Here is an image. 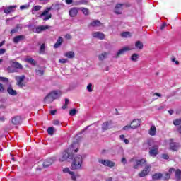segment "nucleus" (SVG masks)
Masks as SVG:
<instances>
[{
	"mask_svg": "<svg viewBox=\"0 0 181 181\" xmlns=\"http://www.w3.org/2000/svg\"><path fill=\"white\" fill-rule=\"evenodd\" d=\"M162 158L163 159L168 160V159H169V156L168 154H163Z\"/></svg>",
	"mask_w": 181,
	"mask_h": 181,
	"instance_id": "nucleus-55",
	"label": "nucleus"
},
{
	"mask_svg": "<svg viewBox=\"0 0 181 181\" xmlns=\"http://www.w3.org/2000/svg\"><path fill=\"white\" fill-rule=\"evenodd\" d=\"M119 138H120V139H121L122 141H124V139H125V135L122 134V135L119 136Z\"/></svg>",
	"mask_w": 181,
	"mask_h": 181,
	"instance_id": "nucleus-61",
	"label": "nucleus"
},
{
	"mask_svg": "<svg viewBox=\"0 0 181 181\" xmlns=\"http://www.w3.org/2000/svg\"><path fill=\"white\" fill-rule=\"evenodd\" d=\"M42 9V6H35L32 8V12H37V11H40Z\"/></svg>",
	"mask_w": 181,
	"mask_h": 181,
	"instance_id": "nucleus-37",
	"label": "nucleus"
},
{
	"mask_svg": "<svg viewBox=\"0 0 181 181\" xmlns=\"http://www.w3.org/2000/svg\"><path fill=\"white\" fill-rule=\"evenodd\" d=\"M163 180H168V179H170V173H166L163 177Z\"/></svg>",
	"mask_w": 181,
	"mask_h": 181,
	"instance_id": "nucleus-46",
	"label": "nucleus"
},
{
	"mask_svg": "<svg viewBox=\"0 0 181 181\" xmlns=\"http://www.w3.org/2000/svg\"><path fill=\"white\" fill-rule=\"evenodd\" d=\"M15 80L17 81V86H18V87H23V80H25V76H16L15 77Z\"/></svg>",
	"mask_w": 181,
	"mask_h": 181,
	"instance_id": "nucleus-17",
	"label": "nucleus"
},
{
	"mask_svg": "<svg viewBox=\"0 0 181 181\" xmlns=\"http://www.w3.org/2000/svg\"><path fill=\"white\" fill-rule=\"evenodd\" d=\"M50 27L49 25H39L33 29V32H35V33H42V32L47 30Z\"/></svg>",
	"mask_w": 181,
	"mask_h": 181,
	"instance_id": "nucleus-11",
	"label": "nucleus"
},
{
	"mask_svg": "<svg viewBox=\"0 0 181 181\" xmlns=\"http://www.w3.org/2000/svg\"><path fill=\"white\" fill-rule=\"evenodd\" d=\"M20 9H21V11H23V9H28V6H26V5L21 6H20Z\"/></svg>",
	"mask_w": 181,
	"mask_h": 181,
	"instance_id": "nucleus-56",
	"label": "nucleus"
},
{
	"mask_svg": "<svg viewBox=\"0 0 181 181\" xmlns=\"http://www.w3.org/2000/svg\"><path fill=\"white\" fill-rule=\"evenodd\" d=\"M11 62L12 63V66L16 69H23L22 64L19 62H13V60H11Z\"/></svg>",
	"mask_w": 181,
	"mask_h": 181,
	"instance_id": "nucleus-31",
	"label": "nucleus"
},
{
	"mask_svg": "<svg viewBox=\"0 0 181 181\" xmlns=\"http://www.w3.org/2000/svg\"><path fill=\"white\" fill-rule=\"evenodd\" d=\"M59 63H62V64H64V63H67V62H69V60H67V59H60L59 60Z\"/></svg>",
	"mask_w": 181,
	"mask_h": 181,
	"instance_id": "nucleus-50",
	"label": "nucleus"
},
{
	"mask_svg": "<svg viewBox=\"0 0 181 181\" xmlns=\"http://www.w3.org/2000/svg\"><path fill=\"white\" fill-rule=\"evenodd\" d=\"M5 90V88L4 87V85L2 83H0V93H4Z\"/></svg>",
	"mask_w": 181,
	"mask_h": 181,
	"instance_id": "nucleus-53",
	"label": "nucleus"
},
{
	"mask_svg": "<svg viewBox=\"0 0 181 181\" xmlns=\"http://www.w3.org/2000/svg\"><path fill=\"white\" fill-rule=\"evenodd\" d=\"M16 8H18V6L16 5L9 6L4 8V12L6 15H8V13H12V12H15V11H16Z\"/></svg>",
	"mask_w": 181,
	"mask_h": 181,
	"instance_id": "nucleus-16",
	"label": "nucleus"
},
{
	"mask_svg": "<svg viewBox=\"0 0 181 181\" xmlns=\"http://www.w3.org/2000/svg\"><path fill=\"white\" fill-rule=\"evenodd\" d=\"M62 43H63V37H59L56 43L54 45V49H59L62 46Z\"/></svg>",
	"mask_w": 181,
	"mask_h": 181,
	"instance_id": "nucleus-24",
	"label": "nucleus"
},
{
	"mask_svg": "<svg viewBox=\"0 0 181 181\" xmlns=\"http://www.w3.org/2000/svg\"><path fill=\"white\" fill-rule=\"evenodd\" d=\"M81 11H82L83 13L85 14L86 16L90 13V11L87 8H81Z\"/></svg>",
	"mask_w": 181,
	"mask_h": 181,
	"instance_id": "nucleus-40",
	"label": "nucleus"
},
{
	"mask_svg": "<svg viewBox=\"0 0 181 181\" xmlns=\"http://www.w3.org/2000/svg\"><path fill=\"white\" fill-rule=\"evenodd\" d=\"M65 39H67L68 40H71V39H73V37L70 34H66L65 35Z\"/></svg>",
	"mask_w": 181,
	"mask_h": 181,
	"instance_id": "nucleus-51",
	"label": "nucleus"
},
{
	"mask_svg": "<svg viewBox=\"0 0 181 181\" xmlns=\"http://www.w3.org/2000/svg\"><path fill=\"white\" fill-rule=\"evenodd\" d=\"M0 81H3V83H8V81H9V80L7 78L1 76Z\"/></svg>",
	"mask_w": 181,
	"mask_h": 181,
	"instance_id": "nucleus-48",
	"label": "nucleus"
},
{
	"mask_svg": "<svg viewBox=\"0 0 181 181\" xmlns=\"http://www.w3.org/2000/svg\"><path fill=\"white\" fill-rule=\"evenodd\" d=\"M148 146H151L149 148V155L152 156V158H155L158 153H159L158 149L159 146L158 144L153 143V141H148Z\"/></svg>",
	"mask_w": 181,
	"mask_h": 181,
	"instance_id": "nucleus-3",
	"label": "nucleus"
},
{
	"mask_svg": "<svg viewBox=\"0 0 181 181\" xmlns=\"http://www.w3.org/2000/svg\"><path fill=\"white\" fill-rule=\"evenodd\" d=\"M124 5V4H117L115 7L114 13L116 15H122Z\"/></svg>",
	"mask_w": 181,
	"mask_h": 181,
	"instance_id": "nucleus-7",
	"label": "nucleus"
},
{
	"mask_svg": "<svg viewBox=\"0 0 181 181\" xmlns=\"http://www.w3.org/2000/svg\"><path fill=\"white\" fill-rule=\"evenodd\" d=\"M171 62H173V63H175L176 66H179V61H176V58H172Z\"/></svg>",
	"mask_w": 181,
	"mask_h": 181,
	"instance_id": "nucleus-52",
	"label": "nucleus"
},
{
	"mask_svg": "<svg viewBox=\"0 0 181 181\" xmlns=\"http://www.w3.org/2000/svg\"><path fill=\"white\" fill-rule=\"evenodd\" d=\"M45 52H46V45L45 44H42L40 47L39 53L40 54H45Z\"/></svg>",
	"mask_w": 181,
	"mask_h": 181,
	"instance_id": "nucleus-34",
	"label": "nucleus"
},
{
	"mask_svg": "<svg viewBox=\"0 0 181 181\" xmlns=\"http://www.w3.org/2000/svg\"><path fill=\"white\" fill-rule=\"evenodd\" d=\"M78 145L77 144H73L68 149V151H64L62 153V156L59 158L60 162H64L65 160H67L69 158H70V153H69V151H74V152H78V149H74V146Z\"/></svg>",
	"mask_w": 181,
	"mask_h": 181,
	"instance_id": "nucleus-4",
	"label": "nucleus"
},
{
	"mask_svg": "<svg viewBox=\"0 0 181 181\" xmlns=\"http://www.w3.org/2000/svg\"><path fill=\"white\" fill-rule=\"evenodd\" d=\"M16 32H18V29H13V30H11V35H13V33H16Z\"/></svg>",
	"mask_w": 181,
	"mask_h": 181,
	"instance_id": "nucleus-59",
	"label": "nucleus"
},
{
	"mask_svg": "<svg viewBox=\"0 0 181 181\" xmlns=\"http://www.w3.org/2000/svg\"><path fill=\"white\" fill-rule=\"evenodd\" d=\"M76 114H77V110L76 109H73L69 111V115L71 117L74 116Z\"/></svg>",
	"mask_w": 181,
	"mask_h": 181,
	"instance_id": "nucleus-44",
	"label": "nucleus"
},
{
	"mask_svg": "<svg viewBox=\"0 0 181 181\" xmlns=\"http://www.w3.org/2000/svg\"><path fill=\"white\" fill-rule=\"evenodd\" d=\"M11 122L13 125H19L22 122V118L21 116H15L12 118Z\"/></svg>",
	"mask_w": 181,
	"mask_h": 181,
	"instance_id": "nucleus-20",
	"label": "nucleus"
},
{
	"mask_svg": "<svg viewBox=\"0 0 181 181\" xmlns=\"http://www.w3.org/2000/svg\"><path fill=\"white\" fill-rule=\"evenodd\" d=\"M143 165H146V160L145 158H141L140 160H136V164L134 165V169H138L139 166H143Z\"/></svg>",
	"mask_w": 181,
	"mask_h": 181,
	"instance_id": "nucleus-15",
	"label": "nucleus"
},
{
	"mask_svg": "<svg viewBox=\"0 0 181 181\" xmlns=\"http://www.w3.org/2000/svg\"><path fill=\"white\" fill-rule=\"evenodd\" d=\"M98 163L103 165V166H107L108 168H114L115 166V163L110 160L98 159Z\"/></svg>",
	"mask_w": 181,
	"mask_h": 181,
	"instance_id": "nucleus-6",
	"label": "nucleus"
},
{
	"mask_svg": "<svg viewBox=\"0 0 181 181\" xmlns=\"http://www.w3.org/2000/svg\"><path fill=\"white\" fill-rule=\"evenodd\" d=\"M90 26H92V28H100V26H103V23L98 20H95L90 23Z\"/></svg>",
	"mask_w": 181,
	"mask_h": 181,
	"instance_id": "nucleus-21",
	"label": "nucleus"
},
{
	"mask_svg": "<svg viewBox=\"0 0 181 181\" xmlns=\"http://www.w3.org/2000/svg\"><path fill=\"white\" fill-rule=\"evenodd\" d=\"M65 57H67V59H73L74 56H76V54H74V52L69 51L64 54Z\"/></svg>",
	"mask_w": 181,
	"mask_h": 181,
	"instance_id": "nucleus-28",
	"label": "nucleus"
},
{
	"mask_svg": "<svg viewBox=\"0 0 181 181\" xmlns=\"http://www.w3.org/2000/svg\"><path fill=\"white\" fill-rule=\"evenodd\" d=\"M149 135L151 136H155L156 135V127L155 126H151L149 130Z\"/></svg>",
	"mask_w": 181,
	"mask_h": 181,
	"instance_id": "nucleus-30",
	"label": "nucleus"
},
{
	"mask_svg": "<svg viewBox=\"0 0 181 181\" xmlns=\"http://www.w3.org/2000/svg\"><path fill=\"white\" fill-rule=\"evenodd\" d=\"M163 177V175H162V173H156L154 175H153L152 179H153V180H159V179H162Z\"/></svg>",
	"mask_w": 181,
	"mask_h": 181,
	"instance_id": "nucleus-27",
	"label": "nucleus"
},
{
	"mask_svg": "<svg viewBox=\"0 0 181 181\" xmlns=\"http://www.w3.org/2000/svg\"><path fill=\"white\" fill-rule=\"evenodd\" d=\"M86 90L88 91V93H93V84L89 83L86 87Z\"/></svg>",
	"mask_w": 181,
	"mask_h": 181,
	"instance_id": "nucleus-42",
	"label": "nucleus"
},
{
	"mask_svg": "<svg viewBox=\"0 0 181 181\" xmlns=\"http://www.w3.org/2000/svg\"><path fill=\"white\" fill-rule=\"evenodd\" d=\"M47 132L49 135H53V132H54V128L49 127L47 129Z\"/></svg>",
	"mask_w": 181,
	"mask_h": 181,
	"instance_id": "nucleus-43",
	"label": "nucleus"
},
{
	"mask_svg": "<svg viewBox=\"0 0 181 181\" xmlns=\"http://www.w3.org/2000/svg\"><path fill=\"white\" fill-rule=\"evenodd\" d=\"M88 1L87 0H79L74 2L75 6H78L80 5H87Z\"/></svg>",
	"mask_w": 181,
	"mask_h": 181,
	"instance_id": "nucleus-25",
	"label": "nucleus"
},
{
	"mask_svg": "<svg viewBox=\"0 0 181 181\" xmlns=\"http://www.w3.org/2000/svg\"><path fill=\"white\" fill-rule=\"evenodd\" d=\"M35 73L37 76H43L45 71L42 69H37L35 70Z\"/></svg>",
	"mask_w": 181,
	"mask_h": 181,
	"instance_id": "nucleus-41",
	"label": "nucleus"
},
{
	"mask_svg": "<svg viewBox=\"0 0 181 181\" xmlns=\"http://www.w3.org/2000/svg\"><path fill=\"white\" fill-rule=\"evenodd\" d=\"M122 37H131V33L124 32L121 34Z\"/></svg>",
	"mask_w": 181,
	"mask_h": 181,
	"instance_id": "nucleus-39",
	"label": "nucleus"
},
{
	"mask_svg": "<svg viewBox=\"0 0 181 181\" xmlns=\"http://www.w3.org/2000/svg\"><path fill=\"white\" fill-rule=\"evenodd\" d=\"M84 157L81 155H77L74 157L73 163L71 164V169L74 170H78L81 169V166H83V160Z\"/></svg>",
	"mask_w": 181,
	"mask_h": 181,
	"instance_id": "nucleus-2",
	"label": "nucleus"
},
{
	"mask_svg": "<svg viewBox=\"0 0 181 181\" xmlns=\"http://www.w3.org/2000/svg\"><path fill=\"white\" fill-rule=\"evenodd\" d=\"M77 13H78V8L77 7H73L69 10V16L71 18H76Z\"/></svg>",
	"mask_w": 181,
	"mask_h": 181,
	"instance_id": "nucleus-18",
	"label": "nucleus"
},
{
	"mask_svg": "<svg viewBox=\"0 0 181 181\" xmlns=\"http://www.w3.org/2000/svg\"><path fill=\"white\" fill-rule=\"evenodd\" d=\"M133 49L134 48H131V47H124L117 52L115 56V59H118L122 54H125L126 52H129V50H133Z\"/></svg>",
	"mask_w": 181,
	"mask_h": 181,
	"instance_id": "nucleus-8",
	"label": "nucleus"
},
{
	"mask_svg": "<svg viewBox=\"0 0 181 181\" xmlns=\"http://www.w3.org/2000/svg\"><path fill=\"white\" fill-rule=\"evenodd\" d=\"M135 47L139 50H142V49H144V44L141 41H136L135 42Z\"/></svg>",
	"mask_w": 181,
	"mask_h": 181,
	"instance_id": "nucleus-29",
	"label": "nucleus"
},
{
	"mask_svg": "<svg viewBox=\"0 0 181 181\" xmlns=\"http://www.w3.org/2000/svg\"><path fill=\"white\" fill-rule=\"evenodd\" d=\"M28 63H30V64H32L33 66H36V61L33 59V58H28L27 59Z\"/></svg>",
	"mask_w": 181,
	"mask_h": 181,
	"instance_id": "nucleus-36",
	"label": "nucleus"
},
{
	"mask_svg": "<svg viewBox=\"0 0 181 181\" xmlns=\"http://www.w3.org/2000/svg\"><path fill=\"white\" fill-rule=\"evenodd\" d=\"M6 53V49L1 48L0 49V56L2 54H5Z\"/></svg>",
	"mask_w": 181,
	"mask_h": 181,
	"instance_id": "nucleus-49",
	"label": "nucleus"
},
{
	"mask_svg": "<svg viewBox=\"0 0 181 181\" xmlns=\"http://www.w3.org/2000/svg\"><path fill=\"white\" fill-rule=\"evenodd\" d=\"M62 172L64 173H69V175H70L71 176V179L72 180H76V175L74 174V172L73 171H70V168H65L62 170Z\"/></svg>",
	"mask_w": 181,
	"mask_h": 181,
	"instance_id": "nucleus-19",
	"label": "nucleus"
},
{
	"mask_svg": "<svg viewBox=\"0 0 181 181\" xmlns=\"http://www.w3.org/2000/svg\"><path fill=\"white\" fill-rule=\"evenodd\" d=\"M65 2L67 5H71V4H73V0H66Z\"/></svg>",
	"mask_w": 181,
	"mask_h": 181,
	"instance_id": "nucleus-57",
	"label": "nucleus"
},
{
	"mask_svg": "<svg viewBox=\"0 0 181 181\" xmlns=\"http://www.w3.org/2000/svg\"><path fill=\"white\" fill-rule=\"evenodd\" d=\"M62 90H52L45 96L44 98V103H45V104H52L54 100L60 98V97H62Z\"/></svg>",
	"mask_w": 181,
	"mask_h": 181,
	"instance_id": "nucleus-1",
	"label": "nucleus"
},
{
	"mask_svg": "<svg viewBox=\"0 0 181 181\" xmlns=\"http://www.w3.org/2000/svg\"><path fill=\"white\" fill-rule=\"evenodd\" d=\"M165 28H166V23H163L162 24V25L160 26V29H161V30H162L165 29Z\"/></svg>",
	"mask_w": 181,
	"mask_h": 181,
	"instance_id": "nucleus-58",
	"label": "nucleus"
},
{
	"mask_svg": "<svg viewBox=\"0 0 181 181\" xmlns=\"http://www.w3.org/2000/svg\"><path fill=\"white\" fill-rule=\"evenodd\" d=\"M12 69V66H8V71H11V73H15L16 71V69Z\"/></svg>",
	"mask_w": 181,
	"mask_h": 181,
	"instance_id": "nucleus-54",
	"label": "nucleus"
},
{
	"mask_svg": "<svg viewBox=\"0 0 181 181\" xmlns=\"http://www.w3.org/2000/svg\"><path fill=\"white\" fill-rule=\"evenodd\" d=\"M112 124V122L109 121V122H105L102 124V129L103 131H107V129H110V125Z\"/></svg>",
	"mask_w": 181,
	"mask_h": 181,
	"instance_id": "nucleus-23",
	"label": "nucleus"
},
{
	"mask_svg": "<svg viewBox=\"0 0 181 181\" xmlns=\"http://www.w3.org/2000/svg\"><path fill=\"white\" fill-rule=\"evenodd\" d=\"M151 169H152V166L149 164L146 165L145 168L140 173H139V176L140 177H145V176L148 175L149 172H151Z\"/></svg>",
	"mask_w": 181,
	"mask_h": 181,
	"instance_id": "nucleus-9",
	"label": "nucleus"
},
{
	"mask_svg": "<svg viewBox=\"0 0 181 181\" xmlns=\"http://www.w3.org/2000/svg\"><path fill=\"white\" fill-rule=\"evenodd\" d=\"M52 7H48L44 10V11L39 16V18L42 19V21H49V19H52V13H49Z\"/></svg>",
	"mask_w": 181,
	"mask_h": 181,
	"instance_id": "nucleus-5",
	"label": "nucleus"
},
{
	"mask_svg": "<svg viewBox=\"0 0 181 181\" xmlns=\"http://www.w3.org/2000/svg\"><path fill=\"white\" fill-rule=\"evenodd\" d=\"M109 55H110V53L108 52H102L98 56V59L100 62H103V60H105V59H107Z\"/></svg>",
	"mask_w": 181,
	"mask_h": 181,
	"instance_id": "nucleus-22",
	"label": "nucleus"
},
{
	"mask_svg": "<svg viewBox=\"0 0 181 181\" xmlns=\"http://www.w3.org/2000/svg\"><path fill=\"white\" fill-rule=\"evenodd\" d=\"M173 125H175V127L181 125V118L175 119V120H173Z\"/></svg>",
	"mask_w": 181,
	"mask_h": 181,
	"instance_id": "nucleus-35",
	"label": "nucleus"
},
{
	"mask_svg": "<svg viewBox=\"0 0 181 181\" xmlns=\"http://www.w3.org/2000/svg\"><path fill=\"white\" fill-rule=\"evenodd\" d=\"M132 62H138V54H133L131 57Z\"/></svg>",
	"mask_w": 181,
	"mask_h": 181,
	"instance_id": "nucleus-38",
	"label": "nucleus"
},
{
	"mask_svg": "<svg viewBox=\"0 0 181 181\" xmlns=\"http://www.w3.org/2000/svg\"><path fill=\"white\" fill-rule=\"evenodd\" d=\"M54 160H56V158H50L45 160L43 163V167L44 168H49V166H52L53 163H54Z\"/></svg>",
	"mask_w": 181,
	"mask_h": 181,
	"instance_id": "nucleus-14",
	"label": "nucleus"
},
{
	"mask_svg": "<svg viewBox=\"0 0 181 181\" xmlns=\"http://www.w3.org/2000/svg\"><path fill=\"white\" fill-rule=\"evenodd\" d=\"M141 122H142V120H141V119H134L131 122L132 129H136V128L141 127Z\"/></svg>",
	"mask_w": 181,
	"mask_h": 181,
	"instance_id": "nucleus-13",
	"label": "nucleus"
},
{
	"mask_svg": "<svg viewBox=\"0 0 181 181\" xmlns=\"http://www.w3.org/2000/svg\"><path fill=\"white\" fill-rule=\"evenodd\" d=\"M122 163H124V165L127 163V159H125V158H122Z\"/></svg>",
	"mask_w": 181,
	"mask_h": 181,
	"instance_id": "nucleus-62",
	"label": "nucleus"
},
{
	"mask_svg": "<svg viewBox=\"0 0 181 181\" xmlns=\"http://www.w3.org/2000/svg\"><path fill=\"white\" fill-rule=\"evenodd\" d=\"M22 40H25V35H18L13 38L14 43H18L19 42H22Z\"/></svg>",
	"mask_w": 181,
	"mask_h": 181,
	"instance_id": "nucleus-26",
	"label": "nucleus"
},
{
	"mask_svg": "<svg viewBox=\"0 0 181 181\" xmlns=\"http://www.w3.org/2000/svg\"><path fill=\"white\" fill-rule=\"evenodd\" d=\"M180 148V144L175 142L173 139H170V149L171 151H177Z\"/></svg>",
	"mask_w": 181,
	"mask_h": 181,
	"instance_id": "nucleus-10",
	"label": "nucleus"
},
{
	"mask_svg": "<svg viewBox=\"0 0 181 181\" xmlns=\"http://www.w3.org/2000/svg\"><path fill=\"white\" fill-rule=\"evenodd\" d=\"M123 142H124V144H126V145H128V144H129V140L127 139H124L123 140Z\"/></svg>",
	"mask_w": 181,
	"mask_h": 181,
	"instance_id": "nucleus-63",
	"label": "nucleus"
},
{
	"mask_svg": "<svg viewBox=\"0 0 181 181\" xmlns=\"http://www.w3.org/2000/svg\"><path fill=\"white\" fill-rule=\"evenodd\" d=\"M131 129H132V125H126L122 128L123 131H128Z\"/></svg>",
	"mask_w": 181,
	"mask_h": 181,
	"instance_id": "nucleus-47",
	"label": "nucleus"
},
{
	"mask_svg": "<svg viewBox=\"0 0 181 181\" xmlns=\"http://www.w3.org/2000/svg\"><path fill=\"white\" fill-rule=\"evenodd\" d=\"M7 93H8V94H10V95H16L18 94V93L16 92V90H13L12 88L8 87L7 88Z\"/></svg>",
	"mask_w": 181,
	"mask_h": 181,
	"instance_id": "nucleus-33",
	"label": "nucleus"
},
{
	"mask_svg": "<svg viewBox=\"0 0 181 181\" xmlns=\"http://www.w3.org/2000/svg\"><path fill=\"white\" fill-rule=\"evenodd\" d=\"M93 37L95 39H99L100 40H103L105 37V35L101 32L95 31L92 33Z\"/></svg>",
	"mask_w": 181,
	"mask_h": 181,
	"instance_id": "nucleus-12",
	"label": "nucleus"
},
{
	"mask_svg": "<svg viewBox=\"0 0 181 181\" xmlns=\"http://www.w3.org/2000/svg\"><path fill=\"white\" fill-rule=\"evenodd\" d=\"M67 105H69V99H65V104L62 106V110H66L67 108Z\"/></svg>",
	"mask_w": 181,
	"mask_h": 181,
	"instance_id": "nucleus-45",
	"label": "nucleus"
},
{
	"mask_svg": "<svg viewBox=\"0 0 181 181\" xmlns=\"http://www.w3.org/2000/svg\"><path fill=\"white\" fill-rule=\"evenodd\" d=\"M175 170L173 168H170L168 170L169 173H172L173 172H175Z\"/></svg>",
	"mask_w": 181,
	"mask_h": 181,
	"instance_id": "nucleus-64",
	"label": "nucleus"
},
{
	"mask_svg": "<svg viewBox=\"0 0 181 181\" xmlns=\"http://www.w3.org/2000/svg\"><path fill=\"white\" fill-rule=\"evenodd\" d=\"M53 124L54 125H59V124H60V122H59V120H54Z\"/></svg>",
	"mask_w": 181,
	"mask_h": 181,
	"instance_id": "nucleus-60",
	"label": "nucleus"
},
{
	"mask_svg": "<svg viewBox=\"0 0 181 181\" xmlns=\"http://www.w3.org/2000/svg\"><path fill=\"white\" fill-rule=\"evenodd\" d=\"M175 179L177 181L181 180V170H180V169H177L175 170Z\"/></svg>",
	"mask_w": 181,
	"mask_h": 181,
	"instance_id": "nucleus-32",
	"label": "nucleus"
}]
</instances>
